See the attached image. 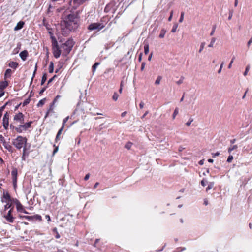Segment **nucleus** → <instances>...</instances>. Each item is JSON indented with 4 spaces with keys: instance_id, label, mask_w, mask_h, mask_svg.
<instances>
[{
    "instance_id": "obj_1",
    "label": "nucleus",
    "mask_w": 252,
    "mask_h": 252,
    "mask_svg": "<svg viewBox=\"0 0 252 252\" xmlns=\"http://www.w3.org/2000/svg\"><path fill=\"white\" fill-rule=\"evenodd\" d=\"M24 119L25 115L22 112L16 113L13 116V124H11L9 126L10 128L15 130L18 133L27 131L31 128L33 121L24 123Z\"/></svg>"
},
{
    "instance_id": "obj_2",
    "label": "nucleus",
    "mask_w": 252,
    "mask_h": 252,
    "mask_svg": "<svg viewBox=\"0 0 252 252\" xmlns=\"http://www.w3.org/2000/svg\"><path fill=\"white\" fill-rule=\"evenodd\" d=\"M80 16L77 13H71L65 16L63 21V25L70 32H75L80 24Z\"/></svg>"
},
{
    "instance_id": "obj_3",
    "label": "nucleus",
    "mask_w": 252,
    "mask_h": 252,
    "mask_svg": "<svg viewBox=\"0 0 252 252\" xmlns=\"http://www.w3.org/2000/svg\"><path fill=\"white\" fill-rule=\"evenodd\" d=\"M12 144L18 150H20L24 147H26L27 143V138L26 137L18 136L16 138L12 140Z\"/></svg>"
},
{
    "instance_id": "obj_4",
    "label": "nucleus",
    "mask_w": 252,
    "mask_h": 252,
    "mask_svg": "<svg viewBox=\"0 0 252 252\" xmlns=\"http://www.w3.org/2000/svg\"><path fill=\"white\" fill-rule=\"evenodd\" d=\"M51 40L53 55L55 58H58L61 55V50L58 45L57 40L54 36H51Z\"/></svg>"
},
{
    "instance_id": "obj_5",
    "label": "nucleus",
    "mask_w": 252,
    "mask_h": 252,
    "mask_svg": "<svg viewBox=\"0 0 252 252\" xmlns=\"http://www.w3.org/2000/svg\"><path fill=\"white\" fill-rule=\"evenodd\" d=\"M74 45L72 39H68L64 43L62 44L61 48L63 49V54L66 55L71 51Z\"/></svg>"
},
{
    "instance_id": "obj_6",
    "label": "nucleus",
    "mask_w": 252,
    "mask_h": 252,
    "mask_svg": "<svg viewBox=\"0 0 252 252\" xmlns=\"http://www.w3.org/2000/svg\"><path fill=\"white\" fill-rule=\"evenodd\" d=\"M0 142L2 143L4 147L9 152L13 153L14 152V149L13 147L10 144V142H6L4 137L1 134H0Z\"/></svg>"
},
{
    "instance_id": "obj_7",
    "label": "nucleus",
    "mask_w": 252,
    "mask_h": 252,
    "mask_svg": "<svg viewBox=\"0 0 252 252\" xmlns=\"http://www.w3.org/2000/svg\"><path fill=\"white\" fill-rule=\"evenodd\" d=\"M104 27L105 25L103 23H92L88 26V29L90 31H93L94 30H98V31H100Z\"/></svg>"
},
{
    "instance_id": "obj_8",
    "label": "nucleus",
    "mask_w": 252,
    "mask_h": 252,
    "mask_svg": "<svg viewBox=\"0 0 252 252\" xmlns=\"http://www.w3.org/2000/svg\"><path fill=\"white\" fill-rule=\"evenodd\" d=\"M18 170L16 167H13L11 171V176L14 188L17 187Z\"/></svg>"
},
{
    "instance_id": "obj_9",
    "label": "nucleus",
    "mask_w": 252,
    "mask_h": 252,
    "mask_svg": "<svg viewBox=\"0 0 252 252\" xmlns=\"http://www.w3.org/2000/svg\"><path fill=\"white\" fill-rule=\"evenodd\" d=\"M9 114L8 112H6L4 114L3 117V120H2L3 126L5 130L8 129V127L9 126Z\"/></svg>"
},
{
    "instance_id": "obj_10",
    "label": "nucleus",
    "mask_w": 252,
    "mask_h": 252,
    "mask_svg": "<svg viewBox=\"0 0 252 252\" xmlns=\"http://www.w3.org/2000/svg\"><path fill=\"white\" fill-rule=\"evenodd\" d=\"M9 85V82L8 81L4 80L0 81V92H2L4 91L5 89H6Z\"/></svg>"
},
{
    "instance_id": "obj_11",
    "label": "nucleus",
    "mask_w": 252,
    "mask_h": 252,
    "mask_svg": "<svg viewBox=\"0 0 252 252\" xmlns=\"http://www.w3.org/2000/svg\"><path fill=\"white\" fill-rule=\"evenodd\" d=\"M16 206V209H17V212H20V213H25L26 214H29V212H28L27 211L25 210L23 205L21 203L18 204Z\"/></svg>"
},
{
    "instance_id": "obj_12",
    "label": "nucleus",
    "mask_w": 252,
    "mask_h": 252,
    "mask_svg": "<svg viewBox=\"0 0 252 252\" xmlns=\"http://www.w3.org/2000/svg\"><path fill=\"white\" fill-rule=\"evenodd\" d=\"M4 217L6 220L10 223H13L14 221L15 218L13 216L12 214H10V213H7L6 215H4Z\"/></svg>"
},
{
    "instance_id": "obj_13",
    "label": "nucleus",
    "mask_w": 252,
    "mask_h": 252,
    "mask_svg": "<svg viewBox=\"0 0 252 252\" xmlns=\"http://www.w3.org/2000/svg\"><path fill=\"white\" fill-rule=\"evenodd\" d=\"M61 97V96L59 95H57L55 98H54V99L53 100L52 103L50 104V107L48 109V111L49 112H52L53 111V109H54V104H55V103L57 101L58 99Z\"/></svg>"
},
{
    "instance_id": "obj_14",
    "label": "nucleus",
    "mask_w": 252,
    "mask_h": 252,
    "mask_svg": "<svg viewBox=\"0 0 252 252\" xmlns=\"http://www.w3.org/2000/svg\"><path fill=\"white\" fill-rule=\"evenodd\" d=\"M19 56L23 61H25L28 56V52L27 50H24L20 53Z\"/></svg>"
},
{
    "instance_id": "obj_15",
    "label": "nucleus",
    "mask_w": 252,
    "mask_h": 252,
    "mask_svg": "<svg viewBox=\"0 0 252 252\" xmlns=\"http://www.w3.org/2000/svg\"><path fill=\"white\" fill-rule=\"evenodd\" d=\"M24 24H25V23L23 21H21L19 22L17 24V25L15 27L14 30L18 31V30L21 29L23 27Z\"/></svg>"
},
{
    "instance_id": "obj_16",
    "label": "nucleus",
    "mask_w": 252,
    "mask_h": 252,
    "mask_svg": "<svg viewBox=\"0 0 252 252\" xmlns=\"http://www.w3.org/2000/svg\"><path fill=\"white\" fill-rule=\"evenodd\" d=\"M12 70L10 69H7L5 72L4 78L6 80L7 78H10L11 76Z\"/></svg>"
},
{
    "instance_id": "obj_17",
    "label": "nucleus",
    "mask_w": 252,
    "mask_h": 252,
    "mask_svg": "<svg viewBox=\"0 0 252 252\" xmlns=\"http://www.w3.org/2000/svg\"><path fill=\"white\" fill-rule=\"evenodd\" d=\"M63 129L64 128L63 127H61V128L58 131L57 134L56 136V138H55V142H57L59 140H60V136H61V134H62V131L63 130Z\"/></svg>"
},
{
    "instance_id": "obj_18",
    "label": "nucleus",
    "mask_w": 252,
    "mask_h": 252,
    "mask_svg": "<svg viewBox=\"0 0 252 252\" xmlns=\"http://www.w3.org/2000/svg\"><path fill=\"white\" fill-rule=\"evenodd\" d=\"M8 66L10 67L15 69L18 66V63L16 62L11 61L9 63Z\"/></svg>"
},
{
    "instance_id": "obj_19",
    "label": "nucleus",
    "mask_w": 252,
    "mask_h": 252,
    "mask_svg": "<svg viewBox=\"0 0 252 252\" xmlns=\"http://www.w3.org/2000/svg\"><path fill=\"white\" fill-rule=\"evenodd\" d=\"M3 197L6 200V202H9L11 201L10 195L8 192L3 193Z\"/></svg>"
},
{
    "instance_id": "obj_20",
    "label": "nucleus",
    "mask_w": 252,
    "mask_h": 252,
    "mask_svg": "<svg viewBox=\"0 0 252 252\" xmlns=\"http://www.w3.org/2000/svg\"><path fill=\"white\" fill-rule=\"evenodd\" d=\"M32 217L31 220H38L39 221H41L42 220V217L40 215L36 214L33 216H31Z\"/></svg>"
},
{
    "instance_id": "obj_21",
    "label": "nucleus",
    "mask_w": 252,
    "mask_h": 252,
    "mask_svg": "<svg viewBox=\"0 0 252 252\" xmlns=\"http://www.w3.org/2000/svg\"><path fill=\"white\" fill-rule=\"evenodd\" d=\"M166 32V31L164 29H161L160 31V34L159 35V37L160 38H163L165 36Z\"/></svg>"
},
{
    "instance_id": "obj_22",
    "label": "nucleus",
    "mask_w": 252,
    "mask_h": 252,
    "mask_svg": "<svg viewBox=\"0 0 252 252\" xmlns=\"http://www.w3.org/2000/svg\"><path fill=\"white\" fill-rule=\"evenodd\" d=\"M238 148V146L237 145H234L229 147L228 149V152L229 153H231L232 151Z\"/></svg>"
},
{
    "instance_id": "obj_23",
    "label": "nucleus",
    "mask_w": 252,
    "mask_h": 252,
    "mask_svg": "<svg viewBox=\"0 0 252 252\" xmlns=\"http://www.w3.org/2000/svg\"><path fill=\"white\" fill-rule=\"evenodd\" d=\"M214 185V182H210L209 184H208V187L206 189V191L208 192L209 190L212 189L213 188Z\"/></svg>"
},
{
    "instance_id": "obj_24",
    "label": "nucleus",
    "mask_w": 252,
    "mask_h": 252,
    "mask_svg": "<svg viewBox=\"0 0 252 252\" xmlns=\"http://www.w3.org/2000/svg\"><path fill=\"white\" fill-rule=\"evenodd\" d=\"M54 71V64L53 62H50L49 66V72L52 73Z\"/></svg>"
},
{
    "instance_id": "obj_25",
    "label": "nucleus",
    "mask_w": 252,
    "mask_h": 252,
    "mask_svg": "<svg viewBox=\"0 0 252 252\" xmlns=\"http://www.w3.org/2000/svg\"><path fill=\"white\" fill-rule=\"evenodd\" d=\"M46 80H47V74L46 73H45L43 74V75L42 77L41 85H43L44 84V83L45 82V81H46Z\"/></svg>"
},
{
    "instance_id": "obj_26",
    "label": "nucleus",
    "mask_w": 252,
    "mask_h": 252,
    "mask_svg": "<svg viewBox=\"0 0 252 252\" xmlns=\"http://www.w3.org/2000/svg\"><path fill=\"white\" fill-rule=\"evenodd\" d=\"M46 98L40 100L37 104V107H42L45 103Z\"/></svg>"
},
{
    "instance_id": "obj_27",
    "label": "nucleus",
    "mask_w": 252,
    "mask_h": 252,
    "mask_svg": "<svg viewBox=\"0 0 252 252\" xmlns=\"http://www.w3.org/2000/svg\"><path fill=\"white\" fill-rule=\"evenodd\" d=\"M144 53L147 55L148 53H149V44L148 43H145L144 44Z\"/></svg>"
},
{
    "instance_id": "obj_28",
    "label": "nucleus",
    "mask_w": 252,
    "mask_h": 252,
    "mask_svg": "<svg viewBox=\"0 0 252 252\" xmlns=\"http://www.w3.org/2000/svg\"><path fill=\"white\" fill-rule=\"evenodd\" d=\"M100 64L98 62H96L92 66V72L94 73L95 71L96 68L97 66Z\"/></svg>"
},
{
    "instance_id": "obj_29",
    "label": "nucleus",
    "mask_w": 252,
    "mask_h": 252,
    "mask_svg": "<svg viewBox=\"0 0 252 252\" xmlns=\"http://www.w3.org/2000/svg\"><path fill=\"white\" fill-rule=\"evenodd\" d=\"M68 119H69V117L67 116V117H66V118H65L63 120V123H62V127H63V128H64V126H65V123L67 122V121H68Z\"/></svg>"
},
{
    "instance_id": "obj_30",
    "label": "nucleus",
    "mask_w": 252,
    "mask_h": 252,
    "mask_svg": "<svg viewBox=\"0 0 252 252\" xmlns=\"http://www.w3.org/2000/svg\"><path fill=\"white\" fill-rule=\"evenodd\" d=\"M19 217L20 218H25L29 220H31L32 217L31 216H22V215H19Z\"/></svg>"
},
{
    "instance_id": "obj_31",
    "label": "nucleus",
    "mask_w": 252,
    "mask_h": 252,
    "mask_svg": "<svg viewBox=\"0 0 252 252\" xmlns=\"http://www.w3.org/2000/svg\"><path fill=\"white\" fill-rule=\"evenodd\" d=\"M30 100H31L30 98L25 99L22 103L23 106L24 107L28 105L30 103Z\"/></svg>"
},
{
    "instance_id": "obj_32",
    "label": "nucleus",
    "mask_w": 252,
    "mask_h": 252,
    "mask_svg": "<svg viewBox=\"0 0 252 252\" xmlns=\"http://www.w3.org/2000/svg\"><path fill=\"white\" fill-rule=\"evenodd\" d=\"M161 79H162V77L161 76H158L155 81V84L159 85L160 83Z\"/></svg>"
},
{
    "instance_id": "obj_33",
    "label": "nucleus",
    "mask_w": 252,
    "mask_h": 252,
    "mask_svg": "<svg viewBox=\"0 0 252 252\" xmlns=\"http://www.w3.org/2000/svg\"><path fill=\"white\" fill-rule=\"evenodd\" d=\"M178 108H176L172 115L173 119L175 118L176 116L178 114Z\"/></svg>"
},
{
    "instance_id": "obj_34",
    "label": "nucleus",
    "mask_w": 252,
    "mask_h": 252,
    "mask_svg": "<svg viewBox=\"0 0 252 252\" xmlns=\"http://www.w3.org/2000/svg\"><path fill=\"white\" fill-rule=\"evenodd\" d=\"M22 155L24 156H28L29 155V153L27 151V149L26 147H24L23 149Z\"/></svg>"
},
{
    "instance_id": "obj_35",
    "label": "nucleus",
    "mask_w": 252,
    "mask_h": 252,
    "mask_svg": "<svg viewBox=\"0 0 252 252\" xmlns=\"http://www.w3.org/2000/svg\"><path fill=\"white\" fill-rule=\"evenodd\" d=\"M216 41V39L215 37H213L212 39H211V42L208 45V47H213V45H214V44L215 43Z\"/></svg>"
},
{
    "instance_id": "obj_36",
    "label": "nucleus",
    "mask_w": 252,
    "mask_h": 252,
    "mask_svg": "<svg viewBox=\"0 0 252 252\" xmlns=\"http://www.w3.org/2000/svg\"><path fill=\"white\" fill-rule=\"evenodd\" d=\"M132 143L129 142L125 145V147L127 149H130L132 146Z\"/></svg>"
},
{
    "instance_id": "obj_37",
    "label": "nucleus",
    "mask_w": 252,
    "mask_h": 252,
    "mask_svg": "<svg viewBox=\"0 0 252 252\" xmlns=\"http://www.w3.org/2000/svg\"><path fill=\"white\" fill-rule=\"evenodd\" d=\"M10 202L15 203L16 206L20 203V201L16 198L11 199V201H10Z\"/></svg>"
},
{
    "instance_id": "obj_38",
    "label": "nucleus",
    "mask_w": 252,
    "mask_h": 252,
    "mask_svg": "<svg viewBox=\"0 0 252 252\" xmlns=\"http://www.w3.org/2000/svg\"><path fill=\"white\" fill-rule=\"evenodd\" d=\"M8 103H9V102H7L4 105H3L2 106H1L0 108V113H2L3 110L5 108L6 106L8 104Z\"/></svg>"
},
{
    "instance_id": "obj_39",
    "label": "nucleus",
    "mask_w": 252,
    "mask_h": 252,
    "mask_svg": "<svg viewBox=\"0 0 252 252\" xmlns=\"http://www.w3.org/2000/svg\"><path fill=\"white\" fill-rule=\"evenodd\" d=\"M119 97V95L117 93H114V94L113 95L112 98L114 101L117 100L118 98Z\"/></svg>"
},
{
    "instance_id": "obj_40",
    "label": "nucleus",
    "mask_w": 252,
    "mask_h": 252,
    "mask_svg": "<svg viewBox=\"0 0 252 252\" xmlns=\"http://www.w3.org/2000/svg\"><path fill=\"white\" fill-rule=\"evenodd\" d=\"M205 44V42H202L201 43L200 47L199 50V53H201L202 51V50H203V49L204 48Z\"/></svg>"
},
{
    "instance_id": "obj_41",
    "label": "nucleus",
    "mask_w": 252,
    "mask_h": 252,
    "mask_svg": "<svg viewBox=\"0 0 252 252\" xmlns=\"http://www.w3.org/2000/svg\"><path fill=\"white\" fill-rule=\"evenodd\" d=\"M193 119L191 118H189L188 121L186 123V125L188 126H190L191 125V123L193 122Z\"/></svg>"
},
{
    "instance_id": "obj_42",
    "label": "nucleus",
    "mask_w": 252,
    "mask_h": 252,
    "mask_svg": "<svg viewBox=\"0 0 252 252\" xmlns=\"http://www.w3.org/2000/svg\"><path fill=\"white\" fill-rule=\"evenodd\" d=\"M53 147L55 148L53 152V155L54 156L58 152L59 148L58 146H56L55 144Z\"/></svg>"
},
{
    "instance_id": "obj_43",
    "label": "nucleus",
    "mask_w": 252,
    "mask_h": 252,
    "mask_svg": "<svg viewBox=\"0 0 252 252\" xmlns=\"http://www.w3.org/2000/svg\"><path fill=\"white\" fill-rule=\"evenodd\" d=\"M233 159V157L232 155H230L228 157V158L227 159V162L228 163H230L232 162V160Z\"/></svg>"
},
{
    "instance_id": "obj_44",
    "label": "nucleus",
    "mask_w": 252,
    "mask_h": 252,
    "mask_svg": "<svg viewBox=\"0 0 252 252\" xmlns=\"http://www.w3.org/2000/svg\"><path fill=\"white\" fill-rule=\"evenodd\" d=\"M184 12H182L181 13L180 18L179 20V22L180 23H181V22H183V19H184Z\"/></svg>"
},
{
    "instance_id": "obj_45",
    "label": "nucleus",
    "mask_w": 252,
    "mask_h": 252,
    "mask_svg": "<svg viewBox=\"0 0 252 252\" xmlns=\"http://www.w3.org/2000/svg\"><path fill=\"white\" fill-rule=\"evenodd\" d=\"M250 65H248L246 66V69H245V72H244V75L245 76H246V75L247 74V73H248V71H249V69H250Z\"/></svg>"
},
{
    "instance_id": "obj_46",
    "label": "nucleus",
    "mask_w": 252,
    "mask_h": 252,
    "mask_svg": "<svg viewBox=\"0 0 252 252\" xmlns=\"http://www.w3.org/2000/svg\"><path fill=\"white\" fill-rule=\"evenodd\" d=\"M177 27H178L177 24H175L173 26V28H172V29L171 30V32H175L176 31Z\"/></svg>"
},
{
    "instance_id": "obj_47",
    "label": "nucleus",
    "mask_w": 252,
    "mask_h": 252,
    "mask_svg": "<svg viewBox=\"0 0 252 252\" xmlns=\"http://www.w3.org/2000/svg\"><path fill=\"white\" fill-rule=\"evenodd\" d=\"M235 59V57H233L232 58V60H231V62H230V63H229V64L228 65V68H230L231 67L232 64V63H233Z\"/></svg>"
},
{
    "instance_id": "obj_48",
    "label": "nucleus",
    "mask_w": 252,
    "mask_h": 252,
    "mask_svg": "<svg viewBox=\"0 0 252 252\" xmlns=\"http://www.w3.org/2000/svg\"><path fill=\"white\" fill-rule=\"evenodd\" d=\"M57 77V76L56 75H55L53 77H52L51 78H50L48 81V84H50V83H51L54 80V79Z\"/></svg>"
},
{
    "instance_id": "obj_49",
    "label": "nucleus",
    "mask_w": 252,
    "mask_h": 252,
    "mask_svg": "<svg viewBox=\"0 0 252 252\" xmlns=\"http://www.w3.org/2000/svg\"><path fill=\"white\" fill-rule=\"evenodd\" d=\"M206 181L204 179H203L202 180H201L200 184L202 186L204 187L205 186H206Z\"/></svg>"
},
{
    "instance_id": "obj_50",
    "label": "nucleus",
    "mask_w": 252,
    "mask_h": 252,
    "mask_svg": "<svg viewBox=\"0 0 252 252\" xmlns=\"http://www.w3.org/2000/svg\"><path fill=\"white\" fill-rule=\"evenodd\" d=\"M183 79H184V78L182 77L180 78V79L177 82V84H178V85H180V84H182L183 83Z\"/></svg>"
},
{
    "instance_id": "obj_51",
    "label": "nucleus",
    "mask_w": 252,
    "mask_h": 252,
    "mask_svg": "<svg viewBox=\"0 0 252 252\" xmlns=\"http://www.w3.org/2000/svg\"><path fill=\"white\" fill-rule=\"evenodd\" d=\"M145 64H146V63L144 62H143L142 63L141 66V71H143L144 69Z\"/></svg>"
},
{
    "instance_id": "obj_52",
    "label": "nucleus",
    "mask_w": 252,
    "mask_h": 252,
    "mask_svg": "<svg viewBox=\"0 0 252 252\" xmlns=\"http://www.w3.org/2000/svg\"><path fill=\"white\" fill-rule=\"evenodd\" d=\"M44 25L46 27V29L48 30H50L51 29L50 28V26H49V25L48 24L44 23Z\"/></svg>"
},
{
    "instance_id": "obj_53",
    "label": "nucleus",
    "mask_w": 252,
    "mask_h": 252,
    "mask_svg": "<svg viewBox=\"0 0 252 252\" xmlns=\"http://www.w3.org/2000/svg\"><path fill=\"white\" fill-rule=\"evenodd\" d=\"M11 203L9 204L8 202L7 204L5 206V209H6L10 208L11 207Z\"/></svg>"
},
{
    "instance_id": "obj_54",
    "label": "nucleus",
    "mask_w": 252,
    "mask_h": 252,
    "mask_svg": "<svg viewBox=\"0 0 252 252\" xmlns=\"http://www.w3.org/2000/svg\"><path fill=\"white\" fill-rule=\"evenodd\" d=\"M223 64H224L223 63H221V64L220 65V69H219V70L218 71V73H220L221 72L222 68L223 65Z\"/></svg>"
},
{
    "instance_id": "obj_55",
    "label": "nucleus",
    "mask_w": 252,
    "mask_h": 252,
    "mask_svg": "<svg viewBox=\"0 0 252 252\" xmlns=\"http://www.w3.org/2000/svg\"><path fill=\"white\" fill-rule=\"evenodd\" d=\"M89 177H90V174L89 173L87 174L84 177V180L87 181L89 179Z\"/></svg>"
},
{
    "instance_id": "obj_56",
    "label": "nucleus",
    "mask_w": 252,
    "mask_h": 252,
    "mask_svg": "<svg viewBox=\"0 0 252 252\" xmlns=\"http://www.w3.org/2000/svg\"><path fill=\"white\" fill-rule=\"evenodd\" d=\"M45 218H46V219L47 220V221H48V222L51 221L50 217V216H49V215H46L45 216Z\"/></svg>"
},
{
    "instance_id": "obj_57",
    "label": "nucleus",
    "mask_w": 252,
    "mask_h": 252,
    "mask_svg": "<svg viewBox=\"0 0 252 252\" xmlns=\"http://www.w3.org/2000/svg\"><path fill=\"white\" fill-rule=\"evenodd\" d=\"M144 102L142 101L141 102V103L139 104V107H140V109H142L144 107Z\"/></svg>"
},
{
    "instance_id": "obj_58",
    "label": "nucleus",
    "mask_w": 252,
    "mask_h": 252,
    "mask_svg": "<svg viewBox=\"0 0 252 252\" xmlns=\"http://www.w3.org/2000/svg\"><path fill=\"white\" fill-rule=\"evenodd\" d=\"M46 89V87H44V88H42V89L40 90V92H39V94H43V93L45 91Z\"/></svg>"
},
{
    "instance_id": "obj_59",
    "label": "nucleus",
    "mask_w": 252,
    "mask_h": 252,
    "mask_svg": "<svg viewBox=\"0 0 252 252\" xmlns=\"http://www.w3.org/2000/svg\"><path fill=\"white\" fill-rule=\"evenodd\" d=\"M142 53H140L139 55V57H138V61L139 62H141V60H142Z\"/></svg>"
},
{
    "instance_id": "obj_60",
    "label": "nucleus",
    "mask_w": 252,
    "mask_h": 252,
    "mask_svg": "<svg viewBox=\"0 0 252 252\" xmlns=\"http://www.w3.org/2000/svg\"><path fill=\"white\" fill-rule=\"evenodd\" d=\"M5 94L4 91H2V92H0V98L4 95Z\"/></svg>"
},
{
    "instance_id": "obj_61",
    "label": "nucleus",
    "mask_w": 252,
    "mask_h": 252,
    "mask_svg": "<svg viewBox=\"0 0 252 252\" xmlns=\"http://www.w3.org/2000/svg\"><path fill=\"white\" fill-rule=\"evenodd\" d=\"M204 204L206 206L208 204V201L207 199H206V198L204 199Z\"/></svg>"
},
{
    "instance_id": "obj_62",
    "label": "nucleus",
    "mask_w": 252,
    "mask_h": 252,
    "mask_svg": "<svg viewBox=\"0 0 252 252\" xmlns=\"http://www.w3.org/2000/svg\"><path fill=\"white\" fill-rule=\"evenodd\" d=\"M252 42V37L251 38V39L249 40V41L248 42V46L249 47L251 43Z\"/></svg>"
},
{
    "instance_id": "obj_63",
    "label": "nucleus",
    "mask_w": 252,
    "mask_h": 252,
    "mask_svg": "<svg viewBox=\"0 0 252 252\" xmlns=\"http://www.w3.org/2000/svg\"><path fill=\"white\" fill-rule=\"evenodd\" d=\"M149 112L148 111H146L144 114L142 116L141 118L143 119L145 117V116L148 114Z\"/></svg>"
},
{
    "instance_id": "obj_64",
    "label": "nucleus",
    "mask_w": 252,
    "mask_h": 252,
    "mask_svg": "<svg viewBox=\"0 0 252 252\" xmlns=\"http://www.w3.org/2000/svg\"><path fill=\"white\" fill-rule=\"evenodd\" d=\"M126 114H127V112L126 111H125V112H123L121 114V117H125Z\"/></svg>"
}]
</instances>
